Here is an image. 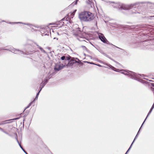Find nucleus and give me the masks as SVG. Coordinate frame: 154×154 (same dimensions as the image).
Listing matches in <instances>:
<instances>
[{"label": "nucleus", "instance_id": "nucleus-1", "mask_svg": "<svg viewBox=\"0 0 154 154\" xmlns=\"http://www.w3.org/2000/svg\"><path fill=\"white\" fill-rule=\"evenodd\" d=\"M143 3L142 2H136L130 5L125 4L120 2L114 3L113 6L119 9L128 10L139 7L141 4Z\"/></svg>", "mask_w": 154, "mask_h": 154}, {"label": "nucleus", "instance_id": "nucleus-2", "mask_svg": "<svg viewBox=\"0 0 154 154\" xmlns=\"http://www.w3.org/2000/svg\"><path fill=\"white\" fill-rule=\"evenodd\" d=\"M79 18L81 21L87 22L92 20L94 18V16L89 12L83 11L79 14Z\"/></svg>", "mask_w": 154, "mask_h": 154}, {"label": "nucleus", "instance_id": "nucleus-3", "mask_svg": "<svg viewBox=\"0 0 154 154\" xmlns=\"http://www.w3.org/2000/svg\"><path fill=\"white\" fill-rule=\"evenodd\" d=\"M122 73L125 75H128L129 77H130L132 79L137 80L139 79V76L133 72L127 70V71L122 72Z\"/></svg>", "mask_w": 154, "mask_h": 154}, {"label": "nucleus", "instance_id": "nucleus-4", "mask_svg": "<svg viewBox=\"0 0 154 154\" xmlns=\"http://www.w3.org/2000/svg\"><path fill=\"white\" fill-rule=\"evenodd\" d=\"M3 50H9L12 52H14L15 54H23V55H26V53H25L24 52L20 51L18 50H17L15 49L12 47H11L10 49H3Z\"/></svg>", "mask_w": 154, "mask_h": 154}, {"label": "nucleus", "instance_id": "nucleus-5", "mask_svg": "<svg viewBox=\"0 0 154 154\" xmlns=\"http://www.w3.org/2000/svg\"><path fill=\"white\" fill-rule=\"evenodd\" d=\"M74 36L80 41L85 42V40L86 38L83 36H82L81 34H78L77 33H74L73 34Z\"/></svg>", "mask_w": 154, "mask_h": 154}, {"label": "nucleus", "instance_id": "nucleus-6", "mask_svg": "<svg viewBox=\"0 0 154 154\" xmlns=\"http://www.w3.org/2000/svg\"><path fill=\"white\" fill-rule=\"evenodd\" d=\"M97 34L99 38L102 42L104 43L108 44V42H109L107 40L103 34L100 33H98Z\"/></svg>", "mask_w": 154, "mask_h": 154}, {"label": "nucleus", "instance_id": "nucleus-7", "mask_svg": "<svg viewBox=\"0 0 154 154\" xmlns=\"http://www.w3.org/2000/svg\"><path fill=\"white\" fill-rule=\"evenodd\" d=\"M65 66H61L60 65H56L54 67V69L55 70L59 71L61 69H62Z\"/></svg>", "mask_w": 154, "mask_h": 154}, {"label": "nucleus", "instance_id": "nucleus-8", "mask_svg": "<svg viewBox=\"0 0 154 154\" xmlns=\"http://www.w3.org/2000/svg\"><path fill=\"white\" fill-rule=\"evenodd\" d=\"M76 59L77 60V61L75 60L74 58L72 59L71 61H73V63H78L79 64H82L83 63L81 62V61L78 58H76Z\"/></svg>", "mask_w": 154, "mask_h": 154}, {"label": "nucleus", "instance_id": "nucleus-9", "mask_svg": "<svg viewBox=\"0 0 154 154\" xmlns=\"http://www.w3.org/2000/svg\"><path fill=\"white\" fill-rule=\"evenodd\" d=\"M16 140H17V142L18 143L20 146V147L22 149V150L26 154H28L26 152L25 150L23 149V148L22 147V146H21V144L20 143H19V141H18V139L17 138H16Z\"/></svg>", "mask_w": 154, "mask_h": 154}, {"label": "nucleus", "instance_id": "nucleus-10", "mask_svg": "<svg viewBox=\"0 0 154 154\" xmlns=\"http://www.w3.org/2000/svg\"><path fill=\"white\" fill-rule=\"evenodd\" d=\"M104 64L105 65H106L107 66H109L110 68L112 69L114 71H116V69L113 66H112V65L107 63H104Z\"/></svg>", "mask_w": 154, "mask_h": 154}, {"label": "nucleus", "instance_id": "nucleus-11", "mask_svg": "<svg viewBox=\"0 0 154 154\" xmlns=\"http://www.w3.org/2000/svg\"><path fill=\"white\" fill-rule=\"evenodd\" d=\"M22 23V24H23V23L22 22H19V23H11V22H9V23H10V24H11V23ZM23 24H25V25H26L28 26H29L30 28H31L32 27V26H33V25L30 23H23Z\"/></svg>", "mask_w": 154, "mask_h": 154}, {"label": "nucleus", "instance_id": "nucleus-12", "mask_svg": "<svg viewBox=\"0 0 154 154\" xmlns=\"http://www.w3.org/2000/svg\"><path fill=\"white\" fill-rule=\"evenodd\" d=\"M142 125H141V127H140V129H139V131H138V132H137V135H136V136H135V138H134V140L133 141V142H132V143H134V141L135 140V139L137 138V137H138V135H139V131H140V129L141 128V127H142Z\"/></svg>", "mask_w": 154, "mask_h": 154}, {"label": "nucleus", "instance_id": "nucleus-13", "mask_svg": "<svg viewBox=\"0 0 154 154\" xmlns=\"http://www.w3.org/2000/svg\"><path fill=\"white\" fill-rule=\"evenodd\" d=\"M36 45L38 47V48L40 49V50L41 51H42V52H43L44 53L46 54V52H45V51L41 47L39 46V45H38L37 44H36Z\"/></svg>", "mask_w": 154, "mask_h": 154}, {"label": "nucleus", "instance_id": "nucleus-14", "mask_svg": "<svg viewBox=\"0 0 154 154\" xmlns=\"http://www.w3.org/2000/svg\"><path fill=\"white\" fill-rule=\"evenodd\" d=\"M152 109H150L149 112V113H148V115H147V116L146 117V119H145V120L143 122V124H142V126L143 124L144 123L145 121H146V119H147V118L149 116V115H150V113H151V112L152 111Z\"/></svg>", "mask_w": 154, "mask_h": 154}, {"label": "nucleus", "instance_id": "nucleus-15", "mask_svg": "<svg viewBox=\"0 0 154 154\" xmlns=\"http://www.w3.org/2000/svg\"><path fill=\"white\" fill-rule=\"evenodd\" d=\"M46 84L45 83H44V82H43L41 83L40 85L42 86V88H43L45 86V85Z\"/></svg>", "mask_w": 154, "mask_h": 154}, {"label": "nucleus", "instance_id": "nucleus-16", "mask_svg": "<svg viewBox=\"0 0 154 154\" xmlns=\"http://www.w3.org/2000/svg\"><path fill=\"white\" fill-rule=\"evenodd\" d=\"M64 20V19H62L61 21H60V24H59L58 23H57V25H58V24H59L60 25V26H61L62 25H63V24L62 23H61V22L62 21H63V20Z\"/></svg>", "mask_w": 154, "mask_h": 154}, {"label": "nucleus", "instance_id": "nucleus-17", "mask_svg": "<svg viewBox=\"0 0 154 154\" xmlns=\"http://www.w3.org/2000/svg\"><path fill=\"white\" fill-rule=\"evenodd\" d=\"M133 143H131V145L130 146V147L128 149V150H127V152H126V153H125V154H127V152L129 151L130 150V149L131 148V146L132 145Z\"/></svg>", "mask_w": 154, "mask_h": 154}, {"label": "nucleus", "instance_id": "nucleus-18", "mask_svg": "<svg viewBox=\"0 0 154 154\" xmlns=\"http://www.w3.org/2000/svg\"><path fill=\"white\" fill-rule=\"evenodd\" d=\"M65 58V57L64 56H63L62 57H61V59L62 60H64Z\"/></svg>", "mask_w": 154, "mask_h": 154}, {"label": "nucleus", "instance_id": "nucleus-19", "mask_svg": "<svg viewBox=\"0 0 154 154\" xmlns=\"http://www.w3.org/2000/svg\"><path fill=\"white\" fill-rule=\"evenodd\" d=\"M42 88H41L40 90H39V91L37 93L36 96H38L39 93V92H40V91L42 90Z\"/></svg>", "mask_w": 154, "mask_h": 154}, {"label": "nucleus", "instance_id": "nucleus-20", "mask_svg": "<svg viewBox=\"0 0 154 154\" xmlns=\"http://www.w3.org/2000/svg\"><path fill=\"white\" fill-rule=\"evenodd\" d=\"M48 79H45L44 80V83H45L46 84L47 83V82L48 81Z\"/></svg>", "mask_w": 154, "mask_h": 154}, {"label": "nucleus", "instance_id": "nucleus-21", "mask_svg": "<svg viewBox=\"0 0 154 154\" xmlns=\"http://www.w3.org/2000/svg\"><path fill=\"white\" fill-rule=\"evenodd\" d=\"M77 1H75L73 3L74 5H76L77 3Z\"/></svg>", "mask_w": 154, "mask_h": 154}, {"label": "nucleus", "instance_id": "nucleus-22", "mask_svg": "<svg viewBox=\"0 0 154 154\" xmlns=\"http://www.w3.org/2000/svg\"><path fill=\"white\" fill-rule=\"evenodd\" d=\"M92 64H93L96 65L97 66H100V67L102 66L101 65H100V64H94V63H92Z\"/></svg>", "mask_w": 154, "mask_h": 154}, {"label": "nucleus", "instance_id": "nucleus-23", "mask_svg": "<svg viewBox=\"0 0 154 154\" xmlns=\"http://www.w3.org/2000/svg\"><path fill=\"white\" fill-rule=\"evenodd\" d=\"M2 132H3L4 133H5V134H7L9 135V134L8 133L5 131L4 130H3V131H2Z\"/></svg>", "mask_w": 154, "mask_h": 154}, {"label": "nucleus", "instance_id": "nucleus-24", "mask_svg": "<svg viewBox=\"0 0 154 154\" xmlns=\"http://www.w3.org/2000/svg\"><path fill=\"white\" fill-rule=\"evenodd\" d=\"M38 96H36L35 98V99L33 101V102L35 100H37L38 99Z\"/></svg>", "mask_w": 154, "mask_h": 154}, {"label": "nucleus", "instance_id": "nucleus-25", "mask_svg": "<svg viewBox=\"0 0 154 154\" xmlns=\"http://www.w3.org/2000/svg\"><path fill=\"white\" fill-rule=\"evenodd\" d=\"M32 102H31V103H29V105H28L29 106H30L31 105V104H32Z\"/></svg>", "mask_w": 154, "mask_h": 154}, {"label": "nucleus", "instance_id": "nucleus-26", "mask_svg": "<svg viewBox=\"0 0 154 154\" xmlns=\"http://www.w3.org/2000/svg\"><path fill=\"white\" fill-rule=\"evenodd\" d=\"M30 106H29L28 105V106H27L26 108L24 110H25L26 109H27V108H28Z\"/></svg>", "mask_w": 154, "mask_h": 154}, {"label": "nucleus", "instance_id": "nucleus-27", "mask_svg": "<svg viewBox=\"0 0 154 154\" xmlns=\"http://www.w3.org/2000/svg\"><path fill=\"white\" fill-rule=\"evenodd\" d=\"M0 130L2 131H3V130L2 128H1L0 127Z\"/></svg>", "mask_w": 154, "mask_h": 154}, {"label": "nucleus", "instance_id": "nucleus-28", "mask_svg": "<svg viewBox=\"0 0 154 154\" xmlns=\"http://www.w3.org/2000/svg\"><path fill=\"white\" fill-rule=\"evenodd\" d=\"M115 47H116V48H119V49H120L121 50H123V49H121V48H119V47H116V46H115Z\"/></svg>", "mask_w": 154, "mask_h": 154}, {"label": "nucleus", "instance_id": "nucleus-29", "mask_svg": "<svg viewBox=\"0 0 154 154\" xmlns=\"http://www.w3.org/2000/svg\"><path fill=\"white\" fill-rule=\"evenodd\" d=\"M139 13L138 12H133L132 14H133V13Z\"/></svg>", "mask_w": 154, "mask_h": 154}, {"label": "nucleus", "instance_id": "nucleus-30", "mask_svg": "<svg viewBox=\"0 0 154 154\" xmlns=\"http://www.w3.org/2000/svg\"><path fill=\"white\" fill-rule=\"evenodd\" d=\"M75 26L76 27H77L78 26V25H77V24H75Z\"/></svg>", "mask_w": 154, "mask_h": 154}, {"label": "nucleus", "instance_id": "nucleus-31", "mask_svg": "<svg viewBox=\"0 0 154 154\" xmlns=\"http://www.w3.org/2000/svg\"><path fill=\"white\" fill-rule=\"evenodd\" d=\"M109 58L110 59H111V60H113L112 59H111V58H110V57H109Z\"/></svg>", "mask_w": 154, "mask_h": 154}, {"label": "nucleus", "instance_id": "nucleus-32", "mask_svg": "<svg viewBox=\"0 0 154 154\" xmlns=\"http://www.w3.org/2000/svg\"><path fill=\"white\" fill-rule=\"evenodd\" d=\"M152 85L154 86V83L152 84Z\"/></svg>", "mask_w": 154, "mask_h": 154}, {"label": "nucleus", "instance_id": "nucleus-33", "mask_svg": "<svg viewBox=\"0 0 154 154\" xmlns=\"http://www.w3.org/2000/svg\"><path fill=\"white\" fill-rule=\"evenodd\" d=\"M67 60H69V58H68Z\"/></svg>", "mask_w": 154, "mask_h": 154}, {"label": "nucleus", "instance_id": "nucleus-34", "mask_svg": "<svg viewBox=\"0 0 154 154\" xmlns=\"http://www.w3.org/2000/svg\"><path fill=\"white\" fill-rule=\"evenodd\" d=\"M3 22H6L5 21L3 20L2 21Z\"/></svg>", "mask_w": 154, "mask_h": 154}, {"label": "nucleus", "instance_id": "nucleus-35", "mask_svg": "<svg viewBox=\"0 0 154 154\" xmlns=\"http://www.w3.org/2000/svg\"><path fill=\"white\" fill-rule=\"evenodd\" d=\"M140 75V76H142V75H143V74H142V75Z\"/></svg>", "mask_w": 154, "mask_h": 154}, {"label": "nucleus", "instance_id": "nucleus-36", "mask_svg": "<svg viewBox=\"0 0 154 154\" xmlns=\"http://www.w3.org/2000/svg\"><path fill=\"white\" fill-rule=\"evenodd\" d=\"M57 34L58 35H59V33L58 32H57Z\"/></svg>", "mask_w": 154, "mask_h": 154}, {"label": "nucleus", "instance_id": "nucleus-37", "mask_svg": "<svg viewBox=\"0 0 154 154\" xmlns=\"http://www.w3.org/2000/svg\"><path fill=\"white\" fill-rule=\"evenodd\" d=\"M76 1H77V2H78V0H75Z\"/></svg>", "mask_w": 154, "mask_h": 154}, {"label": "nucleus", "instance_id": "nucleus-38", "mask_svg": "<svg viewBox=\"0 0 154 154\" xmlns=\"http://www.w3.org/2000/svg\"><path fill=\"white\" fill-rule=\"evenodd\" d=\"M28 53V54H30V53Z\"/></svg>", "mask_w": 154, "mask_h": 154}, {"label": "nucleus", "instance_id": "nucleus-39", "mask_svg": "<svg viewBox=\"0 0 154 154\" xmlns=\"http://www.w3.org/2000/svg\"><path fill=\"white\" fill-rule=\"evenodd\" d=\"M83 47H85L84 46H83Z\"/></svg>", "mask_w": 154, "mask_h": 154}, {"label": "nucleus", "instance_id": "nucleus-40", "mask_svg": "<svg viewBox=\"0 0 154 154\" xmlns=\"http://www.w3.org/2000/svg\"><path fill=\"white\" fill-rule=\"evenodd\" d=\"M1 125V124H0V125Z\"/></svg>", "mask_w": 154, "mask_h": 154}]
</instances>
